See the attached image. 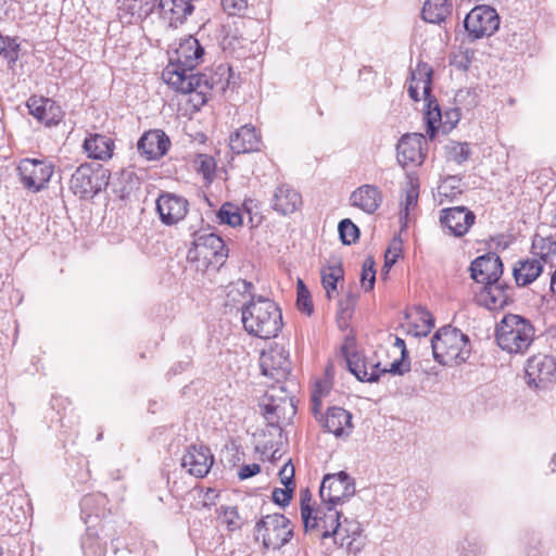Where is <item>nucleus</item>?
Returning a JSON list of instances; mask_svg holds the SVG:
<instances>
[{
    "label": "nucleus",
    "instance_id": "obj_22",
    "mask_svg": "<svg viewBox=\"0 0 556 556\" xmlns=\"http://www.w3.org/2000/svg\"><path fill=\"white\" fill-rule=\"evenodd\" d=\"M170 147L168 136L161 129L146 131L137 142V150L149 161L160 160Z\"/></svg>",
    "mask_w": 556,
    "mask_h": 556
},
{
    "label": "nucleus",
    "instance_id": "obj_16",
    "mask_svg": "<svg viewBox=\"0 0 556 556\" xmlns=\"http://www.w3.org/2000/svg\"><path fill=\"white\" fill-rule=\"evenodd\" d=\"M426 139L422 134H406L404 135L396 146L397 162L402 167L419 166L426 159L424 146Z\"/></svg>",
    "mask_w": 556,
    "mask_h": 556
},
{
    "label": "nucleus",
    "instance_id": "obj_59",
    "mask_svg": "<svg viewBox=\"0 0 556 556\" xmlns=\"http://www.w3.org/2000/svg\"><path fill=\"white\" fill-rule=\"evenodd\" d=\"M139 2V10H141L143 14L149 15L155 10V8L159 9L160 0H142Z\"/></svg>",
    "mask_w": 556,
    "mask_h": 556
},
{
    "label": "nucleus",
    "instance_id": "obj_7",
    "mask_svg": "<svg viewBox=\"0 0 556 556\" xmlns=\"http://www.w3.org/2000/svg\"><path fill=\"white\" fill-rule=\"evenodd\" d=\"M261 406L263 415L271 426L290 420L296 412L293 397L288 394L285 386H271L266 391Z\"/></svg>",
    "mask_w": 556,
    "mask_h": 556
},
{
    "label": "nucleus",
    "instance_id": "obj_58",
    "mask_svg": "<svg viewBox=\"0 0 556 556\" xmlns=\"http://www.w3.org/2000/svg\"><path fill=\"white\" fill-rule=\"evenodd\" d=\"M455 181L454 177H450L445 179L439 187H438V194L440 197H452L456 194V192L450 191V189H454V186H452V182ZM457 193H460V190L457 191Z\"/></svg>",
    "mask_w": 556,
    "mask_h": 556
},
{
    "label": "nucleus",
    "instance_id": "obj_2",
    "mask_svg": "<svg viewBox=\"0 0 556 556\" xmlns=\"http://www.w3.org/2000/svg\"><path fill=\"white\" fill-rule=\"evenodd\" d=\"M244 330L260 339L276 338L282 329V314L278 305L267 299L257 298L241 308Z\"/></svg>",
    "mask_w": 556,
    "mask_h": 556
},
{
    "label": "nucleus",
    "instance_id": "obj_13",
    "mask_svg": "<svg viewBox=\"0 0 556 556\" xmlns=\"http://www.w3.org/2000/svg\"><path fill=\"white\" fill-rule=\"evenodd\" d=\"M464 25L473 40L490 37L500 27V16L492 7L477 5L466 15Z\"/></svg>",
    "mask_w": 556,
    "mask_h": 556
},
{
    "label": "nucleus",
    "instance_id": "obj_53",
    "mask_svg": "<svg viewBox=\"0 0 556 556\" xmlns=\"http://www.w3.org/2000/svg\"><path fill=\"white\" fill-rule=\"evenodd\" d=\"M328 392V387L326 383L318 382L315 386V389L312 393V402H313V413L317 415L319 413L321 396Z\"/></svg>",
    "mask_w": 556,
    "mask_h": 556
},
{
    "label": "nucleus",
    "instance_id": "obj_48",
    "mask_svg": "<svg viewBox=\"0 0 556 556\" xmlns=\"http://www.w3.org/2000/svg\"><path fill=\"white\" fill-rule=\"evenodd\" d=\"M450 157L457 164H463L470 156V148L468 143L454 142L450 147Z\"/></svg>",
    "mask_w": 556,
    "mask_h": 556
},
{
    "label": "nucleus",
    "instance_id": "obj_42",
    "mask_svg": "<svg viewBox=\"0 0 556 556\" xmlns=\"http://www.w3.org/2000/svg\"><path fill=\"white\" fill-rule=\"evenodd\" d=\"M217 217L222 224H227L231 227H237L242 224L241 213L238 207L231 203L223 204L217 213Z\"/></svg>",
    "mask_w": 556,
    "mask_h": 556
},
{
    "label": "nucleus",
    "instance_id": "obj_14",
    "mask_svg": "<svg viewBox=\"0 0 556 556\" xmlns=\"http://www.w3.org/2000/svg\"><path fill=\"white\" fill-rule=\"evenodd\" d=\"M260 367L265 377L273 379L278 384L285 382L291 372L288 351L282 345H271L261 353Z\"/></svg>",
    "mask_w": 556,
    "mask_h": 556
},
{
    "label": "nucleus",
    "instance_id": "obj_12",
    "mask_svg": "<svg viewBox=\"0 0 556 556\" xmlns=\"http://www.w3.org/2000/svg\"><path fill=\"white\" fill-rule=\"evenodd\" d=\"M355 494L354 479L345 471L328 473L324 477L319 490L323 503L341 505Z\"/></svg>",
    "mask_w": 556,
    "mask_h": 556
},
{
    "label": "nucleus",
    "instance_id": "obj_63",
    "mask_svg": "<svg viewBox=\"0 0 556 556\" xmlns=\"http://www.w3.org/2000/svg\"><path fill=\"white\" fill-rule=\"evenodd\" d=\"M3 41L7 49H14V51L18 52L20 43L17 42L16 38L3 37Z\"/></svg>",
    "mask_w": 556,
    "mask_h": 556
},
{
    "label": "nucleus",
    "instance_id": "obj_30",
    "mask_svg": "<svg viewBox=\"0 0 556 556\" xmlns=\"http://www.w3.org/2000/svg\"><path fill=\"white\" fill-rule=\"evenodd\" d=\"M542 271L543 264L533 256L517 261L513 268V276L518 287H527L535 281Z\"/></svg>",
    "mask_w": 556,
    "mask_h": 556
},
{
    "label": "nucleus",
    "instance_id": "obj_44",
    "mask_svg": "<svg viewBox=\"0 0 556 556\" xmlns=\"http://www.w3.org/2000/svg\"><path fill=\"white\" fill-rule=\"evenodd\" d=\"M222 514L219 515V518L224 525H226L227 529L229 531H235L241 528L243 521L242 518L239 516L237 507L228 506V507H220Z\"/></svg>",
    "mask_w": 556,
    "mask_h": 556
},
{
    "label": "nucleus",
    "instance_id": "obj_52",
    "mask_svg": "<svg viewBox=\"0 0 556 556\" xmlns=\"http://www.w3.org/2000/svg\"><path fill=\"white\" fill-rule=\"evenodd\" d=\"M101 533L103 538L111 540L113 551L116 553L119 548L118 545L116 544V542L118 541V533L116 527L111 522H105L101 526Z\"/></svg>",
    "mask_w": 556,
    "mask_h": 556
},
{
    "label": "nucleus",
    "instance_id": "obj_51",
    "mask_svg": "<svg viewBox=\"0 0 556 556\" xmlns=\"http://www.w3.org/2000/svg\"><path fill=\"white\" fill-rule=\"evenodd\" d=\"M293 490H294V488H290V486H288V488L285 486V489L276 488L273 491V501L280 506L288 505L292 497Z\"/></svg>",
    "mask_w": 556,
    "mask_h": 556
},
{
    "label": "nucleus",
    "instance_id": "obj_27",
    "mask_svg": "<svg viewBox=\"0 0 556 556\" xmlns=\"http://www.w3.org/2000/svg\"><path fill=\"white\" fill-rule=\"evenodd\" d=\"M261 146V135L252 125L240 127L229 139V147L237 154L258 151Z\"/></svg>",
    "mask_w": 556,
    "mask_h": 556
},
{
    "label": "nucleus",
    "instance_id": "obj_15",
    "mask_svg": "<svg viewBox=\"0 0 556 556\" xmlns=\"http://www.w3.org/2000/svg\"><path fill=\"white\" fill-rule=\"evenodd\" d=\"M526 379L529 387L546 389L556 382V361L553 356L538 354L531 356L526 365Z\"/></svg>",
    "mask_w": 556,
    "mask_h": 556
},
{
    "label": "nucleus",
    "instance_id": "obj_17",
    "mask_svg": "<svg viewBox=\"0 0 556 556\" xmlns=\"http://www.w3.org/2000/svg\"><path fill=\"white\" fill-rule=\"evenodd\" d=\"M476 302L490 311L503 308L513 302V288L504 281L497 280L483 285L476 293Z\"/></svg>",
    "mask_w": 556,
    "mask_h": 556
},
{
    "label": "nucleus",
    "instance_id": "obj_45",
    "mask_svg": "<svg viewBox=\"0 0 556 556\" xmlns=\"http://www.w3.org/2000/svg\"><path fill=\"white\" fill-rule=\"evenodd\" d=\"M298 296H296V306L299 311L311 315L313 313L314 306L311 300V294L304 282L299 279L296 283Z\"/></svg>",
    "mask_w": 556,
    "mask_h": 556
},
{
    "label": "nucleus",
    "instance_id": "obj_29",
    "mask_svg": "<svg viewBox=\"0 0 556 556\" xmlns=\"http://www.w3.org/2000/svg\"><path fill=\"white\" fill-rule=\"evenodd\" d=\"M320 421L328 432L338 438L349 435L353 429L352 415L342 407L328 408Z\"/></svg>",
    "mask_w": 556,
    "mask_h": 556
},
{
    "label": "nucleus",
    "instance_id": "obj_62",
    "mask_svg": "<svg viewBox=\"0 0 556 556\" xmlns=\"http://www.w3.org/2000/svg\"><path fill=\"white\" fill-rule=\"evenodd\" d=\"M0 55L7 60L9 67H12L18 59V52L14 51V49H7L5 47Z\"/></svg>",
    "mask_w": 556,
    "mask_h": 556
},
{
    "label": "nucleus",
    "instance_id": "obj_21",
    "mask_svg": "<svg viewBox=\"0 0 556 556\" xmlns=\"http://www.w3.org/2000/svg\"><path fill=\"white\" fill-rule=\"evenodd\" d=\"M188 201L174 193H163L156 200V211L163 224L170 226L182 220L188 213Z\"/></svg>",
    "mask_w": 556,
    "mask_h": 556
},
{
    "label": "nucleus",
    "instance_id": "obj_23",
    "mask_svg": "<svg viewBox=\"0 0 556 556\" xmlns=\"http://www.w3.org/2000/svg\"><path fill=\"white\" fill-rule=\"evenodd\" d=\"M327 534L333 538L334 543L345 548L349 553H357L361 548V543L358 539L362 534L361 523L356 520H349L344 518L342 521L340 520L336 523V527L332 530H329Z\"/></svg>",
    "mask_w": 556,
    "mask_h": 556
},
{
    "label": "nucleus",
    "instance_id": "obj_11",
    "mask_svg": "<svg viewBox=\"0 0 556 556\" xmlns=\"http://www.w3.org/2000/svg\"><path fill=\"white\" fill-rule=\"evenodd\" d=\"M23 186L30 192H39L47 188L54 166L47 160L24 159L17 166Z\"/></svg>",
    "mask_w": 556,
    "mask_h": 556
},
{
    "label": "nucleus",
    "instance_id": "obj_47",
    "mask_svg": "<svg viewBox=\"0 0 556 556\" xmlns=\"http://www.w3.org/2000/svg\"><path fill=\"white\" fill-rule=\"evenodd\" d=\"M485 549V545L481 541L466 539L459 548L458 556H483Z\"/></svg>",
    "mask_w": 556,
    "mask_h": 556
},
{
    "label": "nucleus",
    "instance_id": "obj_19",
    "mask_svg": "<svg viewBox=\"0 0 556 556\" xmlns=\"http://www.w3.org/2000/svg\"><path fill=\"white\" fill-rule=\"evenodd\" d=\"M26 519V513L22 505V498L5 493L0 496V532L11 533L16 526Z\"/></svg>",
    "mask_w": 556,
    "mask_h": 556
},
{
    "label": "nucleus",
    "instance_id": "obj_56",
    "mask_svg": "<svg viewBox=\"0 0 556 556\" xmlns=\"http://www.w3.org/2000/svg\"><path fill=\"white\" fill-rule=\"evenodd\" d=\"M356 304V295L350 293L346 299L339 302L340 314L343 318L351 317L353 307Z\"/></svg>",
    "mask_w": 556,
    "mask_h": 556
},
{
    "label": "nucleus",
    "instance_id": "obj_61",
    "mask_svg": "<svg viewBox=\"0 0 556 556\" xmlns=\"http://www.w3.org/2000/svg\"><path fill=\"white\" fill-rule=\"evenodd\" d=\"M400 256V249L397 248H389L386 253V263L384 268L391 267L395 262L396 258Z\"/></svg>",
    "mask_w": 556,
    "mask_h": 556
},
{
    "label": "nucleus",
    "instance_id": "obj_50",
    "mask_svg": "<svg viewBox=\"0 0 556 556\" xmlns=\"http://www.w3.org/2000/svg\"><path fill=\"white\" fill-rule=\"evenodd\" d=\"M279 478L286 488H294V467L290 460L279 470Z\"/></svg>",
    "mask_w": 556,
    "mask_h": 556
},
{
    "label": "nucleus",
    "instance_id": "obj_10",
    "mask_svg": "<svg viewBox=\"0 0 556 556\" xmlns=\"http://www.w3.org/2000/svg\"><path fill=\"white\" fill-rule=\"evenodd\" d=\"M311 498L305 496L301 500V516L304 523L305 530H320L321 538H330L327 534L329 530L336 527V523L340 521L341 513L337 510L336 505L323 503L317 509H314L309 505Z\"/></svg>",
    "mask_w": 556,
    "mask_h": 556
},
{
    "label": "nucleus",
    "instance_id": "obj_31",
    "mask_svg": "<svg viewBox=\"0 0 556 556\" xmlns=\"http://www.w3.org/2000/svg\"><path fill=\"white\" fill-rule=\"evenodd\" d=\"M83 147L88 157L108 161L113 155L114 141L104 135L93 134L85 139Z\"/></svg>",
    "mask_w": 556,
    "mask_h": 556
},
{
    "label": "nucleus",
    "instance_id": "obj_57",
    "mask_svg": "<svg viewBox=\"0 0 556 556\" xmlns=\"http://www.w3.org/2000/svg\"><path fill=\"white\" fill-rule=\"evenodd\" d=\"M260 471L261 466L258 464L243 465L238 472V477L240 480H245L257 475Z\"/></svg>",
    "mask_w": 556,
    "mask_h": 556
},
{
    "label": "nucleus",
    "instance_id": "obj_39",
    "mask_svg": "<svg viewBox=\"0 0 556 556\" xmlns=\"http://www.w3.org/2000/svg\"><path fill=\"white\" fill-rule=\"evenodd\" d=\"M344 271L340 264H331L321 269V282L327 292V296L332 298V293L337 291V283L343 279Z\"/></svg>",
    "mask_w": 556,
    "mask_h": 556
},
{
    "label": "nucleus",
    "instance_id": "obj_60",
    "mask_svg": "<svg viewBox=\"0 0 556 556\" xmlns=\"http://www.w3.org/2000/svg\"><path fill=\"white\" fill-rule=\"evenodd\" d=\"M400 256V249L397 248H389L386 253V263L384 268L391 267L395 262L396 258Z\"/></svg>",
    "mask_w": 556,
    "mask_h": 556
},
{
    "label": "nucleus",
    "instance_id": "obj_43",
    "mask_svg": "<svg viewBox=\"0 0 556 556\" xmlns=\"http://www.w3.org/2000/svg\"><path fill=\"white\" fill-rule=\"evenodd\" d=\"M338 230L342 243L346 245L355 243L359 237L358 227L349 218L339 223Z\"/></svg>",
    "mask_w": 556,
    "mask_h": 556
},
{
    "label": "nucleus",
    "instance_id": "obj_41",
    "mask_svg": "<svg viewBox=\"0 0 556 556\" xmlns=\"http://www.w3.org/2000/svg\"><path fill=\"white\" fill-rule=\"evenodd\" d=\"M193 166L206 180H211L215 175L216 162L211 155L198 154L193 160Z\"/></svg>",
    "mask_w": 556,
    "mask_h": 556
},
{
    "label": "nucleus",
    "instance_id": "obj_64",
    "mask_svg": "<svg viewBox=\"0 0 556 556\" xmlns=\"http://www.w3.org/2000/svg\"><path fill=\"white\" fill-rule=\"evenodd\" d=\"M394 345L401 350V356H403V358L408 357L405 341L402 338L395 337Z\"/></svg>",
    "mask_w": 556,
    "mask_h": 556
},
{
    "label": "nucleus",
    "instance_id": "obj_4",
    "mask_svg": "<svg viewBox=\"0 0 556 556\" xmlns=\"http://www.w3.org/2000/svg\"><path fill=\"white\" fill-rule=\"evenodd\" d=\"M432 67L422 61H419L414 70L410 71V81L408 84V94L414 101L420 100V90L424 99L427 101V111L425 119L427 123L426 134L433 139L441 122V111L438 101L431 96Z\"/></svg>",
    "mask_w": 556,
    "mask_h": 556
},
{
    "label": "nucleus",
    "instance_id": "obj_40",
    "mask_svg": "<svg viewBox=\"0 0 556 556\" xmlns=\"http://www.w3.org/2000/svg\"><path fill=\"white\" fill-rule=\"evenodd\" d=\"M434 327L432 315L426 309L416 312V319L410 324L408 332L416 337H426Z\"/></svg>",
    "mask_w": 556,
    "mask_h": 556
},
{
    "label": "nucleus",
    "instance_id": "obj_1",
    "mask_svg": "<svg viewBox=\"0 0 556 556\" xmlns=\"http://www.w3.org/2000/svg\"><path fill=\"white\" fill-rule=\"evenodd\" d=\"M203 54L204 49L199 41L189 37L179 43L175 55L162 73L164 81L176 91L190 93V101L195 105L205 104L213 89V84L206 75L194 73Z\"/></svg>",
    "mask_w": 556,
    "mask_h": 556
},
{
    "label": "nucleus",
    "instance_id": "obj_54",
    "mask_svg": "<svg viewBox=\"0 0 556 556\" xmlns=\"http://www.w3.org/2000/svg\"><path fill=\"white\" fill-rule=\"evenodd\" d=\"M222 5L229 15H236L247 8L248 0H222Z\"/></svg>",
    "mask_w": 556,
    "mask_h": 556
},
{
    "label": "nucleus",
    "instance_id": "obj_28",
    "mask_svg": "<svg viewBox=\"0 0 556 556\" xmlns=\"http://www.w3.org/2000/svg\"><path fill=\"white\" fill-rule=\"evenodd\" d=\"M381 190L374 185H363L355 189L350 197L351 205L367 214H374L382 202Z\"/></svg>",
    "mask_w": 556,
    "mask_h": 556
},
{
    "label": "nucleus",
    "instance_id": "obj_38",
    "mask_svg": "<svg viewBox=\"0 0 556 556\" xmlns=\"http://www.w3.org/2000/svg\"><path fill=\"white\" fill-rule=\"evenodd\" d=\"M106 504L105 495L101 493L87 494L80 501L81 514L84 515L85 522L93 515L99 516Z\"/></svg>",
    "mask_w": 556,
    "mask_h": 556
},
{
    "label": "nucleus",
    "instance_id": "obj_24",
    "mask_svg": "<svg viewBox=\"0 0 556 556\" xmlns=\"http://www.w3.org/2000/svg\"><path fill=\"white\" fill-rule=\"evenodd\" d=\"M26 106L38 122L46 126L58 125L63 118V111L52 99L31 96L26 102Z\"/></svg>",
    "mask_w": 556,
    "mask_h": 556
},
{
    "label": "nucleus",
    "instance_id": "obj_34",
    "mask_svg": "<svg viewBox=\"0 0 556 556\" xmlns=\"http://www.w3.org/2000/svg\"><path fill=\"white\" fill-rule=\"evenodd\" d=\"M531 254L541 263H549L556 255V237L535 233L532 238Z\"/></svg>",
    "mask_w": 556,
    "mask_h": 556
},
{
    "label": "nucleus",
    "instance_id": "obj_36",
    "mask_svg": "<svg viewBox=\"0 0 556 556\" xmlns=\"http://www.w3.org/2000/svg\"><path fill=\"white\" fill-rule=\"evenodd\" d=\"M81 549L84 556H105L106 542L102 541L98 531L89 527L81 539Z\"/></svg>",
    "mask_w": 556,
    "mask_h": 556
},
{
    "label": "nucleus",
    "instance_id": "obj_20",
    "mask_svg": "<svg viewBox=\"0 0 556 556\" xmlns=\"http://www.w3.org/2000/svg\"><path fill=\"white\" fill-rule=\"evenodd\" d=\"M471 278L478 283L486 285L501 280L503 263L495 253L477 257L470 265Z\"/></svg>",
    "mask_w": 556,
    "mask_h": 556
},
{
    "label": "nucleus",
    "instance_id": "obj_35",
    "mask_svg": "<svg viewBox=\"0 0 556 556\" xmlns=\"http://www.w3.org/2000/svg\"><path fill=\"white\" fill-rule=\"evenodd\" d=\"M452 13L448 0H426L422 8V18L428 23L439 24Z\"/></svg>",
    "mask_w": 556,
    "mask_h": 556
},
{
    "label": "nucleus",
    "instance_id": "obj_3",
    "mask_svg": "<svg viewBox=\"0 0 556 556\" xmlns=\"http://www.w3.org/2000/svg\"><path fill=\"white\" fill-rule=\"evenodd\" d=\"M535 338L532 323L517 314H507L496 325L497 345L509 354H525Z\"/></svg>",
    "mask_w": 556,
    "mask_h": 556
},
{
    "label": "nucleus",
    "instance_id": "obj_9",
    "mask_svg": "<svg viewBox=\"0 0 556 556\" xmlns=\"http://www.w3.org/2000/svg\"><path fill=\"white\" fill-rule=\"evenodd\" d=\"M257 535L263 538L266 548L278 549L287 544L293 529L290 520L282 514H273L263 517L255 526Z\"/></svg>",
    "mask_w": 556,
    "mask_h": 556
},
{
    "label": "nucleus",
    "instance_id": "obj_25",
    "mask_svg": "<svg viewBox=\"0 0 556 556\" xmlns=\"http://www.w3.org/2000/svg\"><path fill=\"white\" fill-rule=\"evenodd\" d=\"M214 462L213 454L210 448L204 445H192L188 448L186 454L181 458V466L187 471L197 477H205Z\"/></svg>",
    "mask_w": 556,
    "mask_h": 556
},
{
    "label": "nucleus",
    "instance_id": "obj_8",
    "mask_svg": "<svg viewBox=\"0 0 556 556\" xmlns=\"http://www.w3.org/2000/svg\"><path fill=\"white\" fill-rule=\"evenodd\" d=\"M108 185L105 170L85 163L76 168L70 180V189L80 199H90Z\"/></svg>",
    "mask_w": 556,
    "mask_h": 556
},
{
    "label": "nucleus",
    "instance_id": "obj_32",
    "mask_svg": "<svg viewBox=\"0 0 556 556\" xmlns=\"http://www.w3.org/2000/svg\"><path fill=\"white\" fill-rule=\"evenodd\" d=\"M419 198V180L414 174L406 177L404 198L401 201L400 223L402 228L406 227L409 220V213L415 210Z\"/></svg>",
    "mask_w": 556,
    "mask_h": 556
},
{
    "label": "nucleus",
    "instance_id": "obj_5",
    "mask_svg": "<svg viewBox=\"0 0 556 556\" xmlns=\"http://www.w3.org/2000/svg\"><path fill=\"white\" fill-rule=\"evenodd\" d=\"M434 359L443 365L462 364L470 355V343L466 334L452 327L440 328L431 339Z\"/></svg>",
    "mask_w": 556,
    "mask_h": 556
},
{
    "label": "nucleus",
    "instance_id": "obj_33",
    "mask_svg": "<svg viewBox=\"0 0 556 556\" xmlns=\"http://www.w3.org/2000/svg\"><path fill=\"white\" fill-rule=\"evenodd\" d=\"M160 13L170 21L172 25L181 24L193 12L191 0H160Z\"/></svg>",
    "mask_w": 556,
    "mask_h": 556
},
{
    "label": "nucleus",
    "instance_id": "obj_49",
    "mask_svg": "<svg viewBox=\"0 0 556 556\" xmlns=\"http://www.w3.org/2000/svg\"><path fill=\"white\" fill-rule=\"evenodd\" d=\"M353 344V340H348L345 344L342 345L341 350L345 357L346 364L349 365V361L351 358L357 359L361 365V371H369V365L371 359L363 358L361 355H358L356 352H351L350 346Z\"/></svg>",
    "mask_w": 556,
    "mask_h": 556
},
{
    "label": "nucleus",
    "instance_id": "obj_37",
    "mask_svg": "<svg viewBox=\"0 0 556 556\" xmlns=\"http://www.w3.org/2000/svg\"><path fill=\"white\" fill-rule=\"evenodd\" d=\"M369 371H361V365L357 359L351 358L349 361V370L363 382H376L380 376L386 374V367L381 368L379 362L370 361Z\"/></svg>",
    "mask_w": 556,
    "mask_h": 556
},
{
    "label": "nucleus",
    "instance_id": "obj_46",
    "mask_svg": "<svg viewBox=\"0 0 556 556\" xmlns=\"http://www.w3.org/2000/svg\"><path fill=\"white\" fill-rule=\"evenodd\" d=\"M376 280L375 261L372 257H367L363 264L361 282L365 291L374 289Z\"/></svg>",
    "mask_w": 556,
    "mask_h": 556
},
{
    "label": "nucleus",
    "instance_id": "obj_55",
    "mask_svg": "<svg viewBox=\"0 0 556 556\" xmlns=\"http://www.w3.org/2000/svg\"><path fill=\"white\" fill-rule=\"evenodd\" d=\"M410 369V363L407 358H403L401 356V359H396L393 363H391L390 367H386V374L390 372L392 375H403Z\"/></svg>",
    "mask_w": 556,
    "mask_h": 556
},
{
    "label": "nucleus",
    "instance_id": "obj_26",
    "mask_svg": "<svg viewBox=\"0 0 556 556\" xmlns=\"http://www.w3.org/2000/svg\"><path fill=\"white\" fill-rule=\"evenodd\" d=\"M302 206V195L288 184L279 185L273 195L271 207L281 215H290Z\"/></svg>",
    "mask_w": 556,
    "mask_h": 556
},
{
    "label": "nucleus",
    "instance_id": "obj_6",
    "mask_svg": "<svg viewBox=\"0 0 556 556\" xmlns=\"http://www.w3.org/2000/svg\"><path fill=\"white\" fill-rule=\"evenodd\" d=\"M228 257L224 240L216 233L202 229L193 233L187 258L191 262L203 261L208 265L222 266Z\"/></svg>",
    "mask_w": 556,
    "mask_h": 556
},
{
    "label": "nucleus",
    "instance_id": "obj_18",
    "mask_svg": "<svg viewBox=\"0 0 556 556\" xmlns=\"http://www.w3.org/2000/svg\"><path fill=\"white\" fill-rule=\"evenodd\" d=\"M476 220L472 211L465 206L443 208L440 212V223L447 233L454 237H463L468 232Z\"/></svg>",
    "mask_w": 556,
    "mask_h": 556
}]
</instances>
